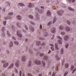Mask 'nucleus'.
<instances>
[{"mask_svg":"<svg viewBox=\"0 0 76 76\" xmlns=\"http://www.w3.org/2000/svg\"><path fill=\"white\" fill-rule=\"evenodd\" d=\"M41 10H39V8L37 7L35 8V10L38 11L39 13L40 14H42L44 13V7L43 6L40 7Z\"/></svg>","mask_w":76,"mask_h":76,"instance_id":"nucleus-1","label":"nucleus"},{"mask_svg":"<svg viewBox=\"0 0 76 76\" xmlns=\"http://www.w3.org/2000/svg\"><path fill=\"white\" fill-rule=\"evenodd\" d=\"M17 34L20 38H22V33H21V31L18 30L17 31Z\"/></svg>","mask_w":76,"mask_h":76,"instance_id":"nucleus-2","label":"nucleus"},{"mask_svg":"<svg viewBox=\"0 0 76 76\" xmlns=\"http://www.w3.org/2000/svg\"><path fill=\"white\" fill-rule=\"evenodd\" d=\"M64 11L61 10L59 11H58L57 13L58 15H60V16H62L63 15V13H64Z\"/></svg>","mask_w":76,"mask_h":76,"instance_id":"nucleus-3","label":"nucleus"},{"mask_svg":"<svg viewBox=\"0 0 76 76\" xmlns=\"http://www.w3.org/2000/svg\"><path fill=\"white\" fill-rule=\"evenodd\" d=\"M57 37L58 39H59L58 40V43L59 44H62V41L61 40H62V38H61V37L59 36H58Z\"/></svg>","mask_w":76,"mask_h":76,"instance_id":"nucleus-4","label":"nucleus"},{"mask_svg":"<svg viewBox=\"0 0 76 76\" xmlns=\"http://www.w3.org/2000/svg\"><path fill=\"white\" fill-rule=\"evenodd\" d=\"M29 29L31 32H34L35 31V29H34V27L32 26H29Z\"/></svg>","mask_w":76,"mask_h":76,"instance_id":"nucleus-5","label":"nucleus"},{"mask_svg":"<svg viewBox=\"0 0 76 76\" xmlns=\"http://www.w3.org/2000/svg\"><path fill=\"white\" fill-rule=\"evenodd\" d=\"M20 64V61L19 60H18L16 61L15 63V66L16 67H19V64Z\"/></svg>","mask_w":76,"mask_h":76,"instance_id":"nucleus-6","label":"nucleus"},{"mask_svg":"<svg viewBox=\"0 0 76 76\" xmlns=\"http://www.w3.org/2000/svg\"><path fill=\"white\" fill-rule=\"evenodd\" d=\"M35 63L36 64H38V65H40L42 63L41 61L38 60H36L35 61Z\"/></svg>","mask_w":76,"mask_h":76,"instance_id":"nucleus-7","label":"nucleus"},{"mask_svg":"<svg viewBox=\"0 0 76 76\" xmlns=\"http://www.w3.org/2000/svg\"><path fill=\"white\" fill-rule=\"evenodd\" d=\"M51 11H50V10H48L47 12V16H48V17H50L51 16Z\"/></svg>","mask_w":76,"mask_h":76,"instance_id":"nucleus-8","label":"nucleus"},{"mask_svg":"<svg viewBox=\"0 0 76 76\" xmlns=\"http://www.w3.org/2000/svg\"><path fill=\"white\" fill-rule=\"evenodd\" d=\"M22 61L23 62H25L26 61V56H23L22 57Z\"/></svg>","mask_w":76,"mask_h":76,"instance_id":"nucleus-9","label":"nucleus"},{"mask_svg":"<svg viewBox=\"0 0 76 76\" xmlns=\"http://www.w3.org/2000/svg\"><path fill=\"white\" fill-rule=\"evenodd\" d=\"M33 72L34 74H37V73H39V71L37 69L35 70V69H34L33 71Z\"/></svg>","mask_w":76,"mask_h":76,"instance_id":"nucleus-10","label":"nucleus"},{"mask_svg":"<svg viewBox=\"0 0 76 76\" xmlns=\"http://www.w3.org/2000/svg\"><path fill=\"white\" fill-rule=\"evenodd\" d=\"M65 31H66V32H69V31H70V28L68 26H67L65 27Z\"/></svg>","mask_w":76,"mask_h":76,"instance_id":"nucleus-11","label":"nucleus"},{"mask_svg":"<svg viewBox=\"0 0 76 76\" xmlns=\"http://www.w3.org/2000/svg\"><path fill=\"white\" fill-rule=\"evenodd\" d=\"M64 40L65 41H67L69 40V36L67 35H65L64 36Z\"/></svg>","mask_w":76,"mask_h":76,"instance_id":"nucleus-12","label":"nucleus"},{"mask_svg":"<svg viewBox=\"0 0 76 76\" xmlns=\"http://www.w3.org/2000/svg\"><path fill=\"white\" fill-rule=\"evenodd\" d=\"M16 25L18 27H19L20 28H21V26H21L22 25V23H20L19 22H18L17 23Z\"/></svg>","mask_w":76,"mask_h":76,"instance_id":"nucleus-13","label":"nucleus"},{"mask_svg":"<svg viewBox=\"0 0 76 76\" xmlns=\"http://www.w3.org/2000/svg\"><path fill=\"white\" fill-rule=\"evenodd\" d=\"M36 16L37 20H39V14L38 13H37L36 14Z\"/></svg>","mask_w":76,"mask_h":76,"instance_id":"nucleus-14","label":"nucleus"},{"mask_svg":"<svg viewBox=\"0 0 76 76\" xmlns=\"http://www.w3.org/2000/svg\"><path fill=\"white\" fill-rule=\"evenodd\" d=\"M56 29L54 28H52L51 29V32H52V33H53V34H54V33H55V32H56Z\"/></svg>","mask_w":76,"mask_h":76,"instance_id":"nucleus-15","label":"nucleus"},{"mask_svg":"<svg viewBox=\"0 0 76 76\" xmlns=\"http://www.w3.org/2000/svg\"><path fill=\"white\" fill-rule=\"evenodd\" d=\"M48 57L47 56L45 55L44 57V58H43V60H44L47 61V60H48Z\"/></svg>","mask_w":76,"mask_h":76,"instance_id":"nucleus-16","label":"nucleus"},{"mask_svg":"<svg viewBox=\"0 0 76 76\" xmlns=\"http://www.w3.org/2000/svg\"><path fill=\"white\" fill-rule=\"evenodd\" d=\"M8 65H9V63L8 62H5L3 65V67H6L8 66Z\"/></svg>","mask_w":76,"mask_h":76,"instance_id":"nucleus-17","label":"nucleus"},{"mask_svg":"<svg viewBox=\"0 0 76 76\" xmlns=\"http://www.w3.org/2000/svg\"><path fill=\"white\" fill-rule=\"evenodd\" d=\"M18 5L19 6H21V7H24V6H25V4L22 3H19L18 4Z\"/></svg>","mask_w":76,"mask_h":76,"instance_id":"nucleus-18","label":"nucleus"},{"mask_svg":"<svg viewBox=\"0 0 76 76\" xmlns=\"http://www.w3.org/2000/svg\"><path fill=\"white\" fill-rule=\"evenodd\" d=\"M55 58H56V60H60V58L57 55H56L55 56Z\"/></svg>","mask_w":76,"mask_h":76,"instance_id":"nucleus-19","label":"nucleus"},{"mask_svg":"<svg viewBox=\"0 0 76 76\" xmlns=\"http://www.w3.org/2000/svg\"><path fill=\"white\" fill-rule=\"evenodd\" d=\"M59 29L61 31H62V30H64V26H60L59 27Z\"/></svg>","mask_w":76,"mask_h":76,"instance_id":"nucleus-20","label":"nucleus"},{"mask_svg":"<svg viewBox=\"0 0 76 76\" xmlns=\"http://www.w3.org/2000/svg\"><path fill=\"white\" fill-rule=\"evenodd\" d=\"M33 6H34V4H33L31 3H29L28 4V7H30V8H31V7H32Z\"/></svg>","mask_w":76,"mask_h":76,"instance_id":"nucleus-21","label":"nucleus"},{"mask_svg":"<svg viewBox=\"0 0 76 76\" xmlns=\"http://www.w3.org/2000/svg\"><path fill=\"white\" fill-rule=\"evenodd\" d=\"M13 66H14V64L13 63H12L11 64L10 66L8 67V69H11L13 67Z\"/></svg>","mask_w":76,"mask_h":76,"instance_id":"nucleus-22","label":"nucleus"},{"mask_svg":"<svg viewBox=\"0 0 76 76\" xmlns=\"http://www.w3.org/2000/svg\"><path fill=\"white\" fill-rule=\"evenodd\" d=\"M57 20V18H56V17H54L53 20V23H54L56 22V21Z\"/></svg>","mask_w":76,"mask_h":76,"instance_id":"nucleus-23","label":"nucleus"},{"mask_svg":"<svg viewBox=\"0 0 76 76\" xmlns=\"http://www.w3.org/2000/svg\"><path fill=\"white\" fill-rule=\"evenodd\" d=\"M13 42H11L9 45V47H10V48L12 47H13Z\"/></svg>","mask_w":76,"mask_h":76,"instance_id":"nucleus-24","label":"nucleus"},{"mask_svg":"<svg viewBox=\"0 0 76 76\" xmlns=\"http://www.w3.org/2000/svg\"><path fill=\"white\" fill-rule=\"evenodd\" d=\"M17 18L18 20H21L22 17L20 15H18L17 17Z\"/></svg>","mask_w":76,"mask_h":76,"instance_id":"nucleus-25","label":"nucleus"},{"mask_svg":"<svg viewBox=\"0 0 76 76\" xmlns=\"http://www.w3.org/2000/svg\"><path fill=\"white\" fill-rule=\"evenodd\" d=\"M36 44L37 45H39L41 44V42L40 41H38L36 42Z\"/></svg>","mask_w":76,"mask_h":76,"instance_id":"nucleus-26","label":"nucleus"},{"mask_svg":"<svg viewBox=\"0 0 76 76\" xmlns=\"http://www.w3.org/2000/svg\"><path fill=\"white\" fill-rule=\"evenodd\" d=\"M5 5L6 6H10V3H9V2H5Z\"/></svg>","mask_w":76,"mask_h":76,"instance_id":"nucleus-27","label":"nucleus"},{"mask_svg":"<svg viewBox=\"0 0 76 76\" xmlns=\"http://www.w3.org/2000/svg\"><path fill=\"white\" fill-rule=\"evenodd\" d=\"M69 66V64H65V68L66 69H67Z\"/></svg>","mask_w":76,"mask_h":76,"instance_id":"nucleus-28","label":"nucleus"},{"mask_svg":"<svg viewBox=\"0 0 76 76\" xmlns=\"http://www.w3.org/2000/svg\"><path fill=\"white\" fill-rule=\"evenodd\" d=\"M52 21H50L48 23V26H51V25H52Z\"/></svg>","mask_w":76,"mask_h":76,"instance_id":"nucleus-29","label":"nucleus"},{"mask_svg":"<svg viewBox=\"0 0 76 76\" xmlns=\"http://www.w3.org/2000/svg\"><path fill=\"white\" fill-rule=\"evenodd\" d=\"M32 64V62L31 61H29V64L28 65V67H30L31 66V64Z\"/></svg>","mask_w":76,"mask_h":76,"instance_id":"nucleus-30","label":"nucleus"},{"mask_svg":"<svg viewBox=\"0 0 76 76\" xmlns=\"http://www.w3.org/2000/svg\"><path fill=\"white\" fill-rule=\"evenodd\" d=\"M1 35L2 37H5V33L4 32H3L1 33Z\"/></svg>","mask_w":76,"mask_h":76,"instance_id":"nucleus-31","label":"nucleus"},{"mask_svg":"<svg viewBox=\"0 0 76 76\" xmlns=\"http://www.w3.org/2000/svg\"><path fill=\"white\" fill-rule=\"evenodd\" d=\"M75 69V67L73 66L72 65H71V67L70 68V70L72 71Z\"/></svg>","mask_w":76,"mask_h":76,"instance_id":"nucleus-32","label":"nucleus"},{"mask_svg":"<svg viewBox=\"0 0 76 76\" xmlns=\"http://www.w3.org/2000/svg\"><path fill=\"white\" fill-rule=\"evenodd\" d=\"M68 9L69 10H71V11H74V9H72V8L70 7H68Z\"/></svg>","mask_w":76,"mask_h":76,"instance_id":"nucleus-33","label":"nucleus"},{"mask_svg":"<svg viewBox=\"0 0 76 76\" xmlns=\"http://www.w3.org/2000/svg\"><path fill=\"white\" fill-rule=\"evenodd\" d=\"M11 29L12 30H14L15 29V27L13 25H12L11 26Z\"/></svg>","mask_w":76,"mask_h":76,"instance_id":"nucleus-34","label":"nucleus"},{"mask_svg":"<svg viewBox=\"0 0 76 76\" xmlns=\"http://www.w3.org/2000/svg\"><path fill=\"white\" fill-rule=\"evenodd\" d=\"M68 25H70L71 24V23L70 22V21L69 20H67L66 21Z\"/></svg>","mask_w":76,"mask_h":76,"instance_id":"nucleus-35","label":"nucleus"},{"mask_svg":"<svg viewBox=\"0 0 76 76\" xmlns=\"http://www.w3.org/2000/svg\"><path fill=\"white\" fill-rule=\"evenodd\" d=\"M29 18H30L31 19H34V17L31 15H29L28 16Z\"/></svg>","mask_w":76,"mask_h":76,"instance_id":"nucleus-36","label":"nucleus"},{"mask_svg":"<svg viewBox=\"0 0 76 76\" xmlns=\"http://www.w3.org/2000/svg\"><path fill=\"white\" fill-rule=\"evenodd\" d=\"M14 43L15 45H19V42L16 41H15L14 42Z\"/></svg>","mask_w":76,"mask_h":76,"instance_id":"nucleus-37","label":"nucleus"},{"mask_svg":"<svg viewBox=\"0 0 76 76\" xmlns=\"http://www.w3.org/2000/svg\"><path fill=\"white\" fill-rule=\"evenodd\" d=\"M29 53H30V54H33V51H32V50L30 49V50H29Z\"/></svg>","mask_w":76,"mask_h":76,"instance_id":"nucleus-38","label":"nucleus"},{"mask_svg":"<svg viewBox=\"0 0 76 76\" xmlns=\"http://www.w3.org/2000/svg\"><path fill=\"white\" fill-rule=\"evenodd\" d=\"M42 63L43 66L45 67V62L44 61H42Z\"/></svg>","mask_w":76,"mask_h":76,"instance_id":"nucleus-39","label":"nucleus"},{"mask_svg":"<svg viewBox=\"0 0 76 76\" xmlns=\"http://www.w3.org/2000/svg\"><path fill=\"white\" fill-rule=\"evenodd\" d=\"M61 34L62 35H64L66 34V33L64 31H62L61 32Z\"/></svg>","mask_w":76,"mask_h":76,"instance_id":"nucleus-40","label":"nucleus"},{"mask_svg":"<svg viewBox=\"0 0 76 76\" xmlns=\"http://www.w3.org/2000/svg\"><path fill=\"white\" fill-rule=\"evenodd\" d=\"M65 47L66 48H68V47H69V43H66L65 45Z\"/></svg>","mask_w":76,"mask_h":76,"instance_id":"nucleus-41","label":"nucleus"},{"mask_svg":"<svg viewBox=\"0 0 76 76\" xmlns=\"http://www.w3.org/2000/svg\"><path fill=\"white\" fill-rule=\"evenodd\" d=\"M25 28L27 31V30H28V26H27L25 25Z\"/></svg>","mask_w":76,"mask_h":76,"instance_id":"nucleus-42","label":"nucleus"},{"mask_svg":"<svg viewBox=\"0 0 76 76\" xmlns=\"http://www.w3.org/2000/svg\"><path fill=\"white\" fill-rule=\"evenodd\" d=\"M27 76H33V75H32V74H30L29 73H27Z\"/></svg>","mask_w":76,"mask_h":76,"instance_id":"nucleus-43","label":"nucleus"},{"mask_svg":"<svg viewBox=\"0 0 76 76\" xmlns=\"http://www.w3.org/2000/svg\"><path fill=\"white\" fill-rule=\"evenodd\" d=\"M48 33H47V32H45V34H44L45 36L47 37V36H48Z\"/></svg>","mask_w":76,"mask_h":76,"instance_id":"nucleus-44","label":"nucleus"},{"mask_svg":"<svg viewBox=\"0 0 76 76\" xmlns=\"http://www.w3.org/2000/svg\"><path fill=\"white\" fill-rule=\"evenodd\" d=\"M30 23L32 25H35V23L32 21H30Z\"/></svg>","mask_w":76,"mask_h":76,"instance_id":"nucleus-45","label":"nucleus"},{"mask_svg":"<svg viewBox=\"0 0 76 76\" xmlns=\"http://www.w3.org/2000/svg\"><path fill=\"white\" fill-rule=\"evenodd\" d=\"M68 74V72H65L64 73V76H66Z\"/></svg>","mask_w":76,"mask_h":76,"instance_id":"nucleus-46","label":"nucleus"},{"mask_svg":"<svg viewBox=\"0 0 76 76\" xmlns=\"http://www.w3.org/2000/svg\"><path fill=\"white\" fill-rule=\"evenodd\" d=\"M6 21H4L3 22V24L4 25H6Z\"/></svg>","mask_w":76,"mask_h":76,"instance_id":"nucleus-47","label":"nucleus"},{"mask_svg":"<svg viewBox=\"0 0 76 76\" xmlns=\"http://www.w3.org/2000/svg\"><path fill=\"white\" fill-rule=\"evenodd\" d=\"M5 31V27H3L1 28V31Z\"/></svg>","mask_w":76,"mask_h":76,"instance_id":"nucleus-48","label":"nucleus"},{"mask_svg":"<svg viewBox=\"0 0 76 76\" xmlns=\"http://www.w3.org/2000/svg\"><path fill=\"white\" fill-rule=\"evenodd\" d=\"M28 50V47L27 46L26 47V49H25V51L26 52Z\"/></svg>","mask_w":76,"mask_h":76,"instance_id":"nucleus-49","label":"nucleus"},{"mask_svg":"<svg viewBox=\"0 0 76 76\" xmlns=\"http://www.w3.org/2000/svg\"><path fill=\"white\" fill-rule=\"evenodd\" d=\"M6 61L4 60H3L1 61V63H3V64H4L6 63Z\"/></svg>","mask_w":76,"mask_h":76,"instance_id":"nucleus-50","label":"nucleus"},{"mask_svg":"<svg viewBox=\"0 0 76 76\" xmlns=\"http://www.w3.org/2000/svg\"><path fill=\"white\" fill-rule=\"evenodd\" d=\"M7 34L9 36H10V33L9 31H7Z\"/></svg>","mask_w":76,"mask_h":76,"instance_id":"nucleus-51","label":"nucleus"},{"mask_svg":"<svg viewBox=\"0 0 76 76\" xmlns=\"http://www.w3.org/2000/svg\"><path fill=\"white\" fill-rule=\"evenodd\" d=\"M8 15L9 16H10V15H13V12H10V13H8Z\"/></svg>","mask_w":76,"mask_h":76,"instance_id":"nucleus-52","label":"nucleus"},{"mask_svg":"<svg viewBox=\"0 0 76 76\" xmlns=\"http://www.w3.org/2000/svg\"><path fill=\"white\" fill-rule=\"evenodd\" d=\"M54 47H51L50 48L52 50V51H54Z\"/></svg>","mask_w":76,"mask_h":76,"instance_id":"nucleus-53","label":"nucleus"},{"mask_svg":"<svg viewBox=\"0 0 76 76\" xmlns=\"http://www.w3.org/2000/svg\"><path fill=\"white\" fill-rule=\"evenodd\" d=\"M45 45V43L44 42H43L41 44V46H42L43 45Z\"/></svg>","mask_w":76,"mask_h":76,"instance_id":"nucleus-54","label":"nucleus"},{"mask_svg":"<svg viewBox=\"0 0 76 76\" xmlns=\"http://www.w3.org/2000/svg\"><path fill=\"white\" fill-rule=\"evenodd\" d=\"M72 23L73 25H75V21L74 20L72 21Z\"/></svg>","mask_w":76,"mask_h":76,"instance_id":"nucleus-55","label":"nucleus"},{"mask_svg":"<svg viewBox=\"0 0 76 76\" xmlns=\"http://www.w3.org/2000/svg\"><path fill=\"white\" fill-rule=\"evenodd\" d=\"M43 56H44V54L43 53H40L39 55L40 57H43Z\"/></svg>","mask_w":76,"mask_h":76,"instance_id":"nucleus-56","label":"nucleus"},{"mask_svg":"<svg viewBox=\"0 0 76 76\" xmlns=\"http://www.w3.org/2000/svg\"><path fill=\"white\" fill-rule=\"evenodd\" d=\"M60 53H61V54H63V53H64V51L61 50Z\"/></svg>","mask_w":76,"mask_h":76,"instance_id":"nucleus-57","label":"nucleus"},{"mask_svg":"<svg viewBox=\"0 0 76 76\" xmlns=\"http://www.w3.org/2000/svg\"><path fill=\"white\" fill-rule=\"evenodd\" d=\"M12 38L13 39H14V40H16V38L14 36H12Z\"/></svg>","mask_w":76,"mask_h":76,"instance_id":"nucleus-58","label":"nucleus"},{"mask_svg":"<svg viewBox=\"0 0 76 76\" xmlns=\"http://www.w3.org/2000/svg\"><path fill=\"white\" fill-rule=\"evenodd\" d=\"M39 39H40V40H44V38H42L41 37H39Z\"/></svg>","mask_w":76,"mask_h":76,"instance_id":"nucleus-59","label":"nucleus"},{"mask_svg":"<svg viewBox=\"0 0 76 76\" xmlns=\"http://www.w3.org/2000/svg\"><path fill=\"white\" fill-rule=\"evenodd\" d=\"M55 48L56 50H59V48H58V47H56Z\"/></svg>","mask_w":76,"mask_h":76,"instance_id":"nucleus-60","label":"nucleus"},{"mask_svg":"<svg viewBox=\"0 0 76 76\" xmlns=\"http://www.w3.org/2000/svg\"><path fill=\"white\" fill-rule=\"evenodd\" d=\"M54 35H53L52 37L51 38V39H54Z\"/></svg>","mask_w":76,"mask_h":76,"instance_id":"nucleus-61","label":"nucleus"},{"mask_svg":"<svg viewBox=\"0 0 76 76\" xmlns=\"http://www.w3.org/2000/svg\"><path fill=\"white\" fill-rule=\"evenodd\" d=\"M76 68L75 69H74V70L72 72V73H74V72H75V71H76Z\"/></svg>","mask_w":76,"mask_h":76,"instance_id":"nucleus-62","label":"nucleus"},{"mask_svg":"<svg viewBox=\"0 0 76 76\" xmlns=\"http://www.w3.org/2000/svg\"><path fill=\"white\" fill-rule=\"evenodd\" d=\"M42 28V25L41 24L40 26V29H41Z\"/></svg>","mask_w":76,"mask_h":76,"instance_id":"nucleus-63","label":"nucleus"},{"mask_svg":"<svg viewBox=\"0 0 76 76\" xmlns=\"http://www.w3.org/2000/svg\"><path fill=\"white\" fill-rule=\"evenodd\" d=\"M2 11L3 12H5V8H3L2 10Z\"/></svg>","mask_w":76,"mask_h":76,"instance_id":"nucleus-64","label":"nucleus"}]
</instances>
